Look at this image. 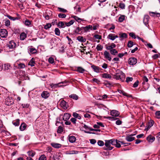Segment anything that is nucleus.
Wrapping results in <instances>:
<instances>
[{
  "label": "nucleus",
  "instance_id": "obj_1",
  "mask_svg": "<svg viewBox=\"0 0 160 160\" xmlns=\"http://www.w3.org/2000/svg\"><path fill=\"white\" fill-rule=\"evenodd\" d=\"M116 142L114 141V139L105 140V147H104V149L108 150H112L113 148V147L111 146V144L113 145L116 143Z\"/></svg>",
  "mask_w": 160,
  "mask_h": 160
},
{
  "label": "nucleus",
  "instance_id": "obj_2",
  "mask_svg": "<svg viewBox=\"0 0 160 160\" xmlns=\"http://www.w3.org/2000/svg\"><path fill=\"white\" fill-rule=\"evenodd\" d=\"M115 78L118 80H120L123 81L125 79L124 74L122 72H119L116 73L114 76Z\"/></svg>",
  "mask_w": 160,
  "mask_h": 160
},
{
  "label": "nucleus",
  "instance_id": "obj_3",
  "mask_svg": "<svg viewBox=\"0 0 160 160\" xmlns=\"http://www.w3.org/2000/svg\"><path fill=\"white\" fill-rule=\"evenodd\" d=\"M8 35V31L5 29H2L0 30V36L2 38H6Z\"/></svg>",
  "mask_w": 160,
  "mask_h": 160
},
{
  "label": "nucleus",
  "instance_id": "obj_4",
  "mask_svg": "<svg viewBox=\"0 0 160 160\" xmlns=\"http://www.w3.org/2000/svg\"><path fill=\"white\" fill-rule=\"evenodd\" d=\"M137 63V59L135 58H129L128 60V63L130 65H134Z\"/></svg>",
  "mask_w": 160,
  "mask_h": 160
},
{
  "label": "nucleus",
  "instance_id": "obj_5",
  "mask_svg": "<svg viewBox=\"0 0 160 160\" xmlns=\"http://www.w3.org/2000/svg\"><path fill=\"white\" fill-rule=\"evenodd\" d=\"M61 107L64 109H66L68 107V105L67 102L63 100H62L60 102Z\"/></svg>",
  "mask_w": 160,
  "mask_h": 160
},
{
  "label": "nucleus",
  "instance_id": "obj_6",
  "mask_svg": "<svg viewBox=\"0 0 160 160\" xmlns=\"http://www.w3.org/2000/svg\"><path fill=\"white\" fill-rule=\"evenodd\" d=\"M103 55L105 58L107 59L108 61H110L112 60V58L109 53L107 51H105L104 52Z\"/></svg>",
  "mask_w": 160,
  "mask_h": 160
},
{
  "label": "nucleus",
  "instance_id": "obj_7",
  "mask_svg": "<svg viewBox=\"0 0 160 160\" xmlns=\"http://www.w3.org/2000/svg\"><path fill=\"white\" fill-rule=\"evenodd\" d=\"M13 103V100L12 98L8 97L5 100L6 104L8 106H10Z\"/></svg>",
  "mask_w": 160,
  "mask_h": 160
},
{
  "label": "nucleus",
  "instance_id": "obj_8",
  "mask_svg": "<svg viewBox=\"0 0 160 160\" xmlns=\"http://www.w3.org/2000/svg\"><path fill=\"white\" fill-rule=\"evenodd\" d=\"M92 26L91 25H88L85 27H82V28L83 29V31L85 32H89L90 30H92Z\"/></svg>",
  "mask_w": 160,
  "mask_h": 160
},
{
  "label": "nucleus",
  "instance_id": "obj_9",
  "mask_svg": "<svg viewBox=\"0 0 160 160\" xmlns=\"http://www.w3.org/2000/svg\"><path fill=\"white\" fill-rule=\"evenodd\" d=\"M21 75L22 76V79L24 80H29V78L28 76V75L27 73H25V71H22L21 72Z\"/></svg>",
  "mask_w": 160,
  "mask_h": 160
},
{
  "label": "nucleus",
  "instance_id": "obj_10",
  "mask_svg": "<svg viewBox=\"0 0 160 160\" xmlns=\"http://www.w3.org/2000/svg\"><path fill=\"white\" fill-rule=\"evenodd\" d=\"M8 45L9 48L12 49L15 47L16 44L13 41H11L9 42Z\"/></svg>",
  "mask_w": 160,
  "mask_h": 160
},
{
  "label": "nucleus",
  "instance_id": "obj_11",
  "mask_svg": "<svg viewBox=\"0 0 160 160\" xmlns=\"http://www.w3.org/2000/svg\"><path fill=\"white\" fill-rule=\"evenodd\" d=\"M119 112L116 110H112L110 112L111 115L113 117H118L119 115Z\"/></svg>",
  "mask_w": 160,
  "mask_h": 160
},
{
  "label": "nucleus",
  "instance_id": "obj_12",
  "mask_svg": "<svg viewBox=\"0 0 160 160\" xmlns=\"http://www.w3.org/2000/svg\"><path fill=\"white\" fill-rule=\"evenodd\" d=\"M106 48L108 50L111 51V50L113 49L116 47V45L114 43H112L110 45H106Z\"/></svg>",
  "mask_w": 160,
  "mask_h": 160
},
{
  "label": "nucleus",
  "instance_id": "obj_13",
  "mask_svg": "<svg viewBox=\"0 0 160 160\" xmlns=\"http://www.w3.org/2000/svg\"><path fill=\"white\" fill-rule=\"evenodd\" d=\"M133 134H132L130 135L127 136L126 137V140L128 142H131L135 139V138L133 137Z\"/></svg>",
  "mask_w": 160,
  "mask_h": 160
},
{
  "label": "nucleus",
  "instance_id": "obj_14",
  "mask_svg": "<svg viewBox=\"0 0 160 160\" xmlns=\"http://www.w3.org/2000/svg\"><path fill=\"white\" fill-rule=\"evenodd\" d=\"M16 65H17L18 66V68H24L25 66V64L23 63L20 62L18 61H17L15 63Z\"/></svg>",
  "mask_w": 160,
  "mask_h": 160
},
{
  "label": "nucleus",
  "instance_id": "obj_15",
  "mask_svg": "<svg viewBox=\"0 0 160 160\" xmlns=\"http://www.w3.org/2000/svg\"><path fill=\"white\" fill-rule=\"evenodd\" d=\"M118 37L117 35H114V34H110L108 36L107 38L112 40H114L115 38Z\"/></svg>",
  "mask_w": 160,
  "mask_h": 160
},
{
  "label": "nucleus",
  "instance_id": "obj_16",
  "mask_svg": "<svg viewBox=\"0 0 160 160\" xmlns=\"http://www.w3.org/2000/svg\"><path fill=\"white\" fill-rule=\"evenodd\" d=\"M147 140L149 142L152 143L155 140V138L154 137L150 135L147 137Z\"/></svg>",
  "mask_w": 160,
  "mask_h": 160
},
{
  "label": "nucleus",
  "instance_id": "obj_17",
  "mask_svg": "<svg viewBox=\"0 0 160 160\" xmlns=\"http://www.w3.org/2000/svg\"><path fill=\"white\" fill-rule=\"evenodd\" d=\"M41 96L42 98L46 99L48 97L49 94L47 91H43L41 94Z\"/></svg>",
  "mask_w": 160,
  "mask_h": 160
},
{
  "label": "nucleus",
  "instance_id": "obj_18",
  "mask_svg": "<svg viewBox=\"0 0 160 160\" xmlns=\"http://www.w3.org/2000/svg\"><path fill=\"white\" fill-rule=\"evenodd\" d=\"M149 17L148 15H145L144 16L143 22L144 24L147 26V25L148 24V22L149 20Z\"/></svg>",
  "mask_w": 160,
  "mask_h": 160
},
{
  "label": "nucleus",
  "instance_id": "obj_19",
  "mask_svg": "<svg viewBox=\"0 0 160 160\" xmlns=\"http://www.w3.org/2000/svg\"><path fill=\"white\" fill-rule=\"evenodd\" d=\"M67 83V82L66 81L62 82H60L58 84L53 85H52L53 84H52L51 85V86L52 87H54V85L55 86H58L59 87L65 86L66 85H67V84H65L66 83Z\"/></svg>",
  "mask_w": 160,
  "mask_h": 160
},
{
  "label": "nucleus",
  "instance_id": "obj_20",
  "mask_svg": "<svg viewBox=\"0 0 160 160\" xmlns=\"http://www.w3.org/2000/svg\"><path fill=\"white\" fill-rule=\"evenodd\" d=\"M149 15L152 17H155V16L157 17H159L160 16V13L157 12H149Z\"/></svg>",
  "mask_w": 160,
  "mask_h": 160
},
{
  "label": "nucleus",
  "instance_id": "obj_21",
  "mask_svg": "<svg viewBox=\"0 0 160 160\" xmlns=\"http://www.w3.org/2000/svg\"><path fill=\"white\" fill-rule=\"evenodd\" d=\"M70 115L68 113H65L63 117V119L65 121H67L69 118Z\"/></svg>",
  "mask_w": 160,
  "mask_h": 160
},
{
  "label": "nucleus",
  "instance_id": "obj_22",
  "mask_svg": "<svg viewBox=\"0 0 160 160\" xmlns=\"http://www.w3.org/2000/svg\"><path fill=\"white\" fill-rule=\"evenodd\" d=\"M102 77L103 78L111 79L112 76L110 74L107 73H104L102 75Z\"/></svg>",
  "mask_w": 160,
  "mask_h": 160
},
{
  "label": "nucleus",
  "instance_id": "obj_23",
  "mask_svg": "<svg viewBox=\"0 0 160 160\" xmlns=\"http://www.w3.org/2000/svg\"><path fill=\"white\" fill-rule=\"evenodd\" d=\"M91 67L93 69L94 72H99L100 68L98 67L93 65Z\"/></svg>",
  "mask_w": 160,
  "mask_h": 160
},
{
  "label": "nucleus",
  "instance_id": "obj_24",
  "mask_svg": "<svg viewBox=\"0 0 160 160\" xmlns=\"http://www.w3.org/2000/svg\"><path fill=\"white\" fill-rule=\"evenodd\" d=\"M51 146L54 148H58L61 147L62 145L58 143H52Z\"/></svg>",
  "mask_w": 160,
  "mask_h": 160
},
{
  "label": "nucleus",
  "instance_id": "obj_25",
  "mask_svg": "<svg viewBox=\"0 0 160 160\" xmlns=\"http://www.w3.org/2000/svg\"><path fill=\"white\" fill-rule=\"evenodd\" d=\"M119 37L122 40L124 38H126L127 37V35L125 33H120L119 34Z\"/></svg>",
  "mask_w": 160,
  "mask_h": 160
},
{
  "label": "nucleus",
  "instance_id": "obj_26",
  "mask_svg": "<svg viewBox=\"0 0 160 160\" xmlns=\"http://www.w3.org/2000/svg\"><path fill=\"white\" fill-rule=\"evenodd\" d=\"M69 140L70 142L73 143L75 142L76 140V138L74 136H69Z\"/></svg>",
  "mask_w": 160,
  "mask_h": 160
},
{
  "label": "nucleus",
  "instance_id": "obj_27",
  "mask_svg": "<svg viewBox=\"0 0 160 160\" xmlns=\"http://www.w3.org/2000/svg\"><path fill=\"white\" fill-rule=\"evenodd\" d=\"M27 37V34L25 32L22 33L20 35V38L21 40H24Z\"/></svg>",
  "mask_w": 160,
  "mask_h": 160
},
{
  "label": "nucleus",
  "instance_id": "obj_28",
  "mask_svg": "<svg viewBox=\"0 0 160 160\" xmlns=\"http://www.w3.org/2000/svg\"><path fill=\"white\" fill-rule=\"evenodd\" d=\"M65 23L63 22H60L57 24L59 28H64L65 27Z\"/></svg>",
  "mask_w": 160,
  "mask_h": 160
},
{
  "label": "nucleus",
  "instance_id": "obj_29",
  "mask_svg": "<svg viewBox=\"0 0 160 160\" xmlns=\"http://www.w3.org/2000/svg\"><path fill=\"white\" fill-rule=\"evenodd\" d=\"M77 39L78 41L81 42H85L86 41V39L82 36H78Z\"/></svg>",
  "mask_w": 160,
  "mask_h": 160
},
{
  "label": "nucleus",
  "instance_id": "obj_30",
  "mask_svg": "<svg viewBox=\"0 0 160 160\" xmlns=\"http://www.w3.org/2000/svg\"><path fill=\"white\" fill-rule=\"evenodd\" d=\"M26 125L25 123H23L21 124V125L19 129H20L22 131L24 130L26 128Z\"/></svg>",
  "mask_w": 160,
  "mask_h": 160
},
{
  "label": "nucleus",
  "instance_id": "obj_31",
  "mask_svg": "<svg viewBox=\"0 0 160 160\" xmlns=\"http://www.w3.org/2000/svg\"><path fill=\"white\" fill-rule=\"evenodd\" d=\"M28 50L32 54H35L37 52V50L34 48H29Z\"/></svg>",
  "mask_w": 160,
  "mask_h": 160
},
{
  "label": "nucleus",
  "instance_id": "obj_32",
  "mask_svg": "<svg viewBox=\"0 0 160 160\" xmlns=\"http://www.w3.org/2000/svg\"><path fill=\"white\" fill-rule=\"evenodd\" d=\"M77 71L80 73H83L85 70L81 67H78L77 68Z\"/></svg>",
  "mask_w": 160,
  "mask_h": 160
},
{
  "label": "nucleus",
  "instance_id": "obj_33",
  "mask_svg": "<svg viewBox=\"0 0 160 160\" xmlns=\"http://www.w3.org/2000/svg\"><path fill=\"white\" fill-rule=\"evenodd\" d=\"M28 156L31 157H33L35 155V152L33 151H29L28 152Z\"/></svg>",
  "mask_w": 160,
  "mask_h": 160
},
{
  "label": "nucleus",
  "instance_id": "obj_34",
  "mask_svg": "<svg viewBox=\"0 0 160 160\" xmlns=\"http://www.w3.org/2000/svg\"><path fill=\"white\" fill-rule=\"evenodd\" d=\"M70 97L72 98L73 99L77 100L78 99V96L76 94H72L69 96Z\"/></svg>",
  "mask_w": 160,
  "mask_h": 160
},
{
  "label": "nucleus",
  "instance_id": "obj_35",
  "mask_svg": "<svg viewBox=\"0 0 160 160\" xmlns=\"http://www.w3.org/2000/svg\"><path fill=\"white\" fill-rule=\"evenodd\" d=\"M34 64L35 61L34 58H32L29 61L28 65L32 67L34 66Z\"/></svg>",
  "mask_w": 160,
  "mask_h": 160
},
{
  "label": "nucleus",
  "instance_id": "obj_36",
  "mask_svg": "<svg viewBox=\"0 0 160 160\" xmlns=\"http://www.w3.org/2000/svg\"><path fill=\"white\" fill-rule=\"evenodd\" d=\"M4 69L5 70H8L11 68V67L9 64L8 63L5 64L4 65Z\"/></svg>",
  "mask_w": 160,
  "mask_h": 160
},
{
  "label": "nucleus",
  "instance_id": "obj_37",
  "mask_svg": "<svg viewBox=\"0 0 160 160\" xmlns=\"http://www.w3.org/2000/svg\"><path fill=\"white\" fill-rule=\"evenodd\" d=\"M74 22V20H71L68 22H65V24L66 26L68 27L72 25Z\"/></svg>",
  "mask_w": 160,
  "mask_h": 160
},
{
  "label": "nucleus",
  "instance_id": "obj_38",
  "mask_svg": "<svg viewBox=\"0 0 160 160\" xmlns=\"http://www.w3.org/2000/svg\"><path fill=\"white\" fill-rule=\"evenodd\" d=\"M54 32L56 35L58 36H60V32L58 28H56L55 29Z\"/></svg>",
  "mask_w": 160,
  "mask_h": 160
},
{
  "label": "nucleus",
  "instance_id": "obj_39",
  "mask_svg": "<svg viewBox=\"0 0 160 160\" xmlns=\"http://www.w3.org/2000/svg\"><path fill=\"white\" fill-rule=\"evenodd\" d=\"M73 116L75 118H77L79 119H81V117L79 114L76 112H73Z\"/></svg>",
  "mask_w": 160,
  "mask_h": 160
},
{
  "label": "nucleus",
  "instance_id": "obj_40",
  "mask_svg": "<svg viewBox=\"0 0 160 160\" xmlns=\"http://www.w3.org/2000/svg\"><path fill=\"white\" fill-rule=\"evenodd\" d=\"M83 29L82 28V27L81 28L79 27H78L76 28L75 30V32L77 33H79L80 31H82V32L83 31Z\"/></svg>",
  "mask_w": 160,
  "mask_h": 160
},
{
  "label": "nucleus",
  "instance_id": "obj_41",
  "mask_svg": "<svg viewBox=\"0 0 160 160\" xmlns=\"http://www.w3.org/2000/svg\"><path fill=\"white\" fill-rule=\"evenodd\" d=\"M103 48V47L100 44H98L96 47V49L98 51H101Z\"/></svg>",
  "mask_w": 160,
  "mask_h": 160
},
{
  "label": "nucleus",
  "instance_id": "obj_42",
  "mask_svg": "<svg viewBox=\"0 0 160 160\" xmlns=\"http://www.w3.org/2000/svg\"><path fill=\"white\" fill-rule=\"evenodd\" d=\"M6 16H7V17H8L9 19L11 20H12V21H14V20H15L18 19V18L17 17L14 18L13 17H12V16H11L8 15H6Z\"/></svg>",
  "mask_w": 160,
  "mask_h": 160
},
{
  "label": "nucleus",
  "instance_id": "obj_43",
  "mask_svg": "<svg viewBox=\"0 0 160 160\" xmlns=\"http://www.w3.org/2000/svg\"><path fill=\"white\" fill-rule=\"evenodd\" d=\"M134 45V43L131 41H129L128 43V46L129 48H131Z\"/></svg>",
  "mask_w": 160,
  "mask_h": 160
},
{
  "label": "nucleus",
  "instance_id": "obj_44",
  "mask_svg": "<svg viewBox=\"0 0 160 160\" xmlns=\"http://www.w3.org/2000/svg\"><path fill=\"white\" fill-rule=\"evenodd\" d=\"M125 16L122 15L120 16L118 18V21L120 22H123L125 19Z\"/></svg>",
  "mask_w": 160,
  "mask_h": 160
},
{
  "label": "nucleus",
  "instance_id": "obj_45",
  "mask_svg": "<svg viewBox=\"0 0 160 160\" xmlns=\"http://www.w3.org/2000/svg\"><path fill=\"white\" fill-rule=\"evenodd\" d=\"M110 52L111 54L113 55H115L118 52L114 48L113 49L111 50Z\"/></svg>",
  "mask_w": 160,
  "mask_h": 160
},
{
  "label": "nucleus",
  "instance_id": "obj_46",
  "mask_svg": "<svg viewBox=\"0 0 160 160\" xmlns=\"http://www.w3.org/2000/svg\"><path fill=\"white\" fill-rule=\"evenodd\" d=\"M114 141L116 142V143H115L114 145H115L116 146L117 148H120L121 147V145L120 143H119L120 142L118 141L117 140H115L114 139Z\"/></svg>",
  "mask_w": 160,
  "mask_h": 160
},
{
  "label": "nucleus",
  "instance_id": "obj_47",
  "mask_svg": "<svg viewBox=\"0 0 160 160\" xmlns=\"http://www.w3.org/2000/svg\"><path fill=\"white\" fill-rule=\"evenodd\" d=\"M52 26V25L50 23H47L46 25L44 26V28L45 29H48L50 28Z\"/></svg>",
  "mask_w": 160,
  "mask_h": 160
},
{
  "label": "nucleus",
  "instance_id": "obj_48",
  "mask_svg": "<svg viewBox=\"0 0 160 160\" xmlns=\"http://www.w3.org/2000/svg\"><path fill=\"white\" fill-rule=\"evenodd\" d=\"M63 131V128L61 126H59L58 127V129L57 130V132L58 133H61Z\"/></svg>",
  "mask_w": 160,
  "mask_h": 160
},
{
  "label": "nucleus",
  "instance_id": "obj_49",
  "mask_svg": "<svg viewBox=\"0 0 160 160\" xmlns=\"http://www.w3.org/2000/svg\"><path fill=\"white\" fill-rule=\"evenodd\" d=\"M154 124L153 121L151 120L149 121L148 123V129L149 128L151 127Z\"/></svg>",
  "mask_w": 160,
  "mask_h": 160
},
{
  "label": "nucleus",
  "instance_id": "obj_50",
  "mask_svg": "<svg viewBox=\"0 0 160 160\" xmlns=\"http://www.w3.org/2000/svg\"><path fill=\"white\" fill-rule=\"evenodd\" d=\"M24 24L25 25L28 26L31 24V22L29 20L27 19L25 20Z\"/></svg>",
  "mask_w": 160,
  "mask_h": 160
},
{
  "label": "nucleus",
  "instance_id": "obj_51",
  "mask_svg": "<svg viewBox=\"0 0 160 160\" xmlns=\"http://www.w3.org/2000/svg\"><path fill=\"white\" fill-rule=\"evenodd\" d=\"M5 25L6 26H9L10 25V21L8 19H5Z\"/></svg>",
  "mask_w": 160,
  "mask_h": 160
},
{
  "label": "nucleus",
  "instance_id": "obj_52",
  "mask_svg": "<svg viewBox=\"0 0 160 160\" xmlns=\"http://www.w3.org/2000/svg\"><path fill=\"white\" fill-rule=\"evenodd\" d=\"M142 80H143V82H142V84H144L145 82H147L148 80V78L145 76H144L142 78Z\"/></svg>",
  "mask_w": 160,
  "mask_h": 160
},
{
  "label": "nucleus",
  "instance_id": "obj_53",
  "mask_svg": "<svg viewBox=\"0 0 160 160\" xmlns=\"http://www.w3.org/2000/svg\"><path fill=\"white\" fill-rule=\"evenodd\" d=\"M93 38L96 39H102V36L98 34H95L94 35Z\"/></svg>",
  "mask_w": 160,
  "mask_h": 160
},
{
  "label": "nucleus",
  "instance_id": "obj_54",
  "mask_svg": "<svg viewBox=\"0 0 160 160\" xmlns=\"http://www.w3.org/2000/svg\"><path fill=\"white\" fill-rule=\"evenodd\" d=\"M13 124L15 126H18L19 125V120L17 119L16 121L12 122Z\"/></svg>",
  "mask_w": 160,
  "mask_h": 160
},
{
  "label": "nucleus",
  "instance_id": "obj_55",
  "mask_svg": "<svg viewBox=\"0 0 160 160\" xmlns=\"http://www.w3.org/2000/svg\"><path fill=\"white\" fill-rule=\"evenodd\" d=\"M103 118H107V119H108L111 120H113L115 119H117V118H116V119H115V118L114 117H111L104 116Z\"/></svg>",
  "mask_w": 160,
  "mask_h": 160
},
{
  "label": "nucleus",
  "instance_id": "obj_56",
  "mask_svg": "<svg viewBox=\"0 0 160 160\" xmlns=\"http://www.w3.org/2000/svg\"><path fill=\"white\" fill-rule=\"evenodd\" d=\"M73 18L75 20L78 22H81V21L82 20L80 18H78V17L75 16H73Z\"/></svg>",
  "mask_w": 160,
  "mask_h": 160
},
{
  "label": "nucleus",
  "instance_id": "obj_57",
  "mask_svg": "<svg viewBox=\"0 0 160 160\" xmlns=\"http://www.w3.org/2000/svg\"><path fill=\"white\" fill-rule=\"evenodd\" d=\"M118 92L120 93H122L123 94V95L124 96H126L127 97H130V96L127 95V93H126L125 92L123 91L122 90H118Z\"/></svg>",
  "mask_w": 160,
  "mask_h": 160
},
{
  "label": "nucleus",
  "instance_id": "obj_58",
  "mask_svg": "<svg viewBox=\"0 0 160 160\" xmlns=\"http://www.w3.org/2000/svg\"><path fill=\"white\" fill-rule=\"evenodd\" d=\"M46 157L44 155H42L39 158V160H46Z\"/></svg>",
  "mask_w": 160,
  "mask_h": 160
},
{
  "label": "nucleus",
  "instance_id": "obj_59",
  "mask_svg": "<svg viewBox=\"0 0 160 160\" xmlns=\"http://www.w3.org/2000/svg\"><path fill=\"white\" fill-rule=\"evenodd\" d=\"M58 16L59 18H66V16L65 14L60 13L58 14Z\"/></svg>",
  "mask_w": 160,
  "mask_h": 160
},
{
  "label": "nucleus",
  "instance_id": "obj_60",
  "mask_svg": "<svg viewBox=\"0 0 160 160\" xmlns=\"http://www.w3.org/2000/svg\"><path fill=\"white\" fill-rule=\"evenodd\" d=\"M98 145L100 146H102L104 145V143L102 141L99 140L98 142Z\"/></svg>",
  "mask_w": 160,
  "mask_h": 160
},
{
  "label": "nucleus",
  "instance_id": "obj_61",
  "mask_svg": "<svg viewBox=\"0 0 160 160\" xmlns=\"http://www.w3.org/2000/svg\"><path fill=\"white\" fill-rule=\"evenodd\" d=\"M156 117L157 118H160V111H157L155 113Z\"/></svg>",
  "mask_w": 160,
  "mask_h": 160
},
{
  "label": "nucleus",
  "instance_id": "obj_62",
  "mask_svg": "<svg viewBox=\"0 0 160 160\" xmlns=\"http://www.w3.org/2000/svg\"><path fill=\"white\" fill-rule=\"evenodd\" d=\"M58 9L59 10V11L61 12H67V11L64 8H58Z\"/></svg>",
  "mask_w": 160,
  "mask_h": 160
},
{
  "label": "nucleus",
  "instance_id": "obj_63",
  "mask_svg": "<svg viewBox=\"0 0 160 160\" xmlns=\"http://www.w3.org/2000/svg\"><path fill=\"white\" fill-rule=\"evenodd\" d=\"M48 62L51 63H53L54 62V59L52 57H50L48 59Z\"/></svg>",
  "mask_w": 160,
  "mask_h": 160
},
{
  "label": "nucleus",
  "instance_id": "obj_64",
  "mask_svg": "<svg viewBox=\"0 0 160 160\" xmlns=\"http://www.w3.org/2000/svg\"><path fill=\"white\" fill-rule=\"evenodd\" d=\"M133 80V78L132 77H128L126 79V82H130L132 81Z\"/></svg>",
  "mask_w": 160,
  "mask_h": 160
}]
</instances>
